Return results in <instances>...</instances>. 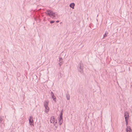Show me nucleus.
<instances>
[{
    "label": "nucleus",
    "instance_id": "9d476101",
    "mask_svg": "<svg viewBox=\"0 0 132 132\" xmlns=\"http://www.w3.org/2000/svg\"><path fill=\"white\" fill-rule=\"evenodd\" d=\"M69 6L70 7L73 9L74 8V7L75 6V4L74 3H72L70 4Z\"/></svg>",
    "mask_w": 132,
    "mask_h": 132
},
{
    "label": "nucleus",
    "instance_id": "0eeeda50",
    "mask_svg": "<svg viewBox=\"0 0 132 132\" xmlns=\"http://www.w3.org/2000/svg\"><path fill=\"white\" fill-rule=\"evenodd\" d=\"M51 94L52 97V98H53V100L54 101V102H55L56 101V97L54 95V94L52 92H51Z\"/></svg>",
    "mask_w": 132,
    "mask_h": 132
},
{
    "label": "nucleus",
    "instance_id": "a211bd4d",
    "mask_svg": "<svg viewBox=\"0 0 132 132\" xmlns=\"http://www.w3.org/2000/svg\"><path fill=\"white\" fill-rule=\"evenodd\" d=\"M55 124H56L55 123V125H54H54L55 126V128H56L57 127V126L55 125Z\"/></svg>",
    "mask_w": 132,
    "mask_h": 132
},
{
    "label": "nucleus",
    "instance_id": "423d86ee",
    "mask_svg": "<svg viewBox=\"0 0 132 132\" xmlns=\"http://www.w3.org/2000/svg\"><path fill=\"white\" fill-rule=\"evenodd\" d=\"M33 118L32 116H30L29 118V123L30 125H31L32 123H33L34 121H33Z\"/></svg>",
    "mask_w": 132,
    "mask_h": 132
},
{
    "label": "nucleus",
    "instance_id": "39448f33",
    "mask_svg": "<svg viewBox=\"0 0 132 132\" xmlns=\"http://www.w3.org/2000/svg\"><path fill=\"white\" fill-rule=\"evenodd\" d=\"M124 116L125 120H128L129 118V114L127 112H125L124 113Z\"/></svg>",
    "mask_w": 132,
    "mask_h": 132
},
{
    "label": "nucleus",
    "instance_id": "2eb2a0df",
    "mask_svg": "<svg viewBox=\"0 0 132 132\" xmlns=\"http://www.w3.org/2000/svg\"><path fill=\"white\" fill-rule=\"evenodd\" d=\"M126 121V125L127 126V125L128 124V120H125Z\"/></svg>",
    "mask_w": 132,
    "mask_h": 132
},
{
    "label": "nucleus",
    "instance_id": "6e6552de",
    "mask_svg": "<svg viewBox=\"0 0 132 132\" xmlns=\"http://www.w3.org/2000/svg\"><path fill=\"white\" fill-rule=\"evenodd\" d=\"M126 132H132V130L130 126L127 127Z\"/></svg>",
    "mask_w": 132,
    "mask_h": 132
},
{
    "label": "nucleus",
    "instance_id": "412c9836",
    "mask_svg": "<svg viewBox=\"0 0 132 132\" xmlns=\"http://www.w3.org/2000/svg\"><path fill=\"white\" fill-rule=\"evenodd\" d=\"M59 21H58H58H56V22H57H57H59Z\"/></svg>",
    "mask_w": 132,
    "mask_h": 132
},
{
    "label": "nucleus",
    "instance_id": "aec40b11",
    "mask_svg": "<svg viewBox=\"0 0 132 132\" xmlns=\"http://www.w3.org/2000/svg\"><path fill=\"white\" fill-rule=\"evenodd\" d=\"M54 130H56V128H54Z\"/></svg>",
    "mask_w": 132,
    "mask_h": 132
},
{
    "label": "nucleus",
    "instance_id": "6ab92c4d",
    "mask_svg": "<svg viewBox=\"0 0 132 132\" xmlns=\"http://www.w3.org/2000/svg\"><path fill=\"white\" fill-rule=\"evenodd\" d=\"M105 34H108V33L107 31H105Z\"/></svg>",
    "mask_w": 132,
    "mask_h": 132
},
{
    "label": "nucleus",
    "instance_id": "dca6fc26",
    "mask_svg": "<svg viewBox=\"0 0 132 132\" xmlns=\"http://www.w3.org/2000/svg\"><path fill=\"white\" fill-rule=\"evenodd\" d=\"M55 21H50V23L51 24H52L54 23Z\"/></svg>",
    "mask_w": 132,
    "mask_h": 132
},
{
    "label": "nucleus",
    "instance_id": "9b49d317",
    "mask_svg": "<svg viewBox=\"0 0 132 132\" xmlns=\"http://www.w3.org/2000/svg\"><path fill=\"white\" fill-rule=\"evenodd\" d=\"M45 112L46 113H47L49 111V107L48 106H46V107H45Z\"/></svg>",
    "mask_w": 132,
    "mask_h": 132
},
{
    "label": "nucleus",
    "instance_id": "7ed1b4c3",
    "mask_svg": "<svg viewBox=\"0 0 132 132\" xmlns=\"http://www.w3.org/2000/svg\"><path fill=\"white\" fill-rule=\"evenodd\" d=\"M78 69L81 73L82 74L83 73V66L81 65V63H80L79 66L78 67Z\"/></svg>",
    "mask_w": 132,
    "mask_h": 132
},
{
    "label": "nucleus",
    "instance_id": "f03ea898",
    "mask_svg": "<svg viewBox=\"0 0 132 132\" xmlns=\"http://www.w3.org/2000/svg\"><path fill=\"white\" fill-rule=\"evenodd\" d=\"M62 111L61 113L60 114V118L59 119V124L61 125L63 122V117H62Z\"/></svg>",
    "mask_w": 132,
    "mask_h": 132
},
{
    "label": "nucleus",
    "instance_id": "ddd939ff",
    "mask_svg": "<svg viewBox=\"0 0 132 132\" xmlns=\"http://www.w3.org/2000/svg\"><path fill=\"white\" fill-rule=\"evenodd\" d=\"M66 98L67 99L69 100L70 99V96L69 94H66Z\"/></svg>",
    "mask_w": 132,
    "mask_h": 132
},
{
    "label": "nucleus",
    "instance_id": "f8f14e48",
    "mask_svg": "<svg viewBox=\"0 0 132 132\" xmlns=\"http://www.w3.org/2000/svg\"><path fill=\"white\" fill-rule=\"evenodd\" d=\"M48 103L46 101H45L44 102V105L45 107H46L48 106Z\"/></svg>",
    "mask_w": 132,
    "mask_h": 132
},
{
    "label": "nucleus",
    "instance_id": "20e7f679",
    "mask_svg": "<svg viewBox=\"0 0 132 132\" xmlns=\"http://www.w3.org/2000/svg\"><path fill=\"white\" fill-rule=\"evenodd\" d=\"M50 121L51 123L56 124L57 122V121L54 118V117L53 116H52L50 118Z\"/></svg>",
    "mask_w": 132,
    "mask_h": 132
},
{
    "label": "nucleus",
    "instance_id": "f3484780",
    "mask_svg": "<svg viewBox=\"0 0 132 132\" xmlns=\"http://www.w3.org/2000/svg\"><path fill=\"white\" fill-rule=\"evenodd\" d=\"M107 35H106V34H105L104 35H103V38H104V37H106L107 36Z\"/></svg>",
    "mask_w": 132,
    "mask_h": 132
},
{
    "label": "nucleus",
    "instance_id": "f257e3e1",
    "mask_svg": "<svg viewBox=\"0 0 132 132\" xmlns=\"http://www.w3.org/2000/svg\"><path fill=\"white\" fill-rule=\"evenodd\" d=\"M45 13L46 14L48 15L50 17L52 18L53 19H54L55 18V13L52 11L47 10Z\"/></svg>",
    "mask_w": 132,
    "mask_h": 132
},
{
    "label": "nucleus",
    "instance_id": "4468645a",
    "mask_svg": "<svg viewBox=\"0 0 132 132\" xmlns=\"http://www.w3.org/2000/svg\"><path fill=\"white\" fill-rule=\"evenodd\" d=\"M3 121V119L1 117L0 118V123H2V122Z\"/></svg>",
    "mask_w": 132,
    "mask_h": 132
},
{
    "label": "nucleus",
    "instance_id": "1a4fd4ad",
    "mask_svg": "<svg viewBox=\"0 0 132 132\" xmlns=\"http://www.w3.org/2000/svg\"><path fill=\"white\" fill-rule=\"evenodd\" d=\"M63 59L62 58L60 57L59 58V65L60 66H61L63 63Z\"/></svg>",
    "mask_w": 132,
    "mask_h": 132
}]
</instances>
